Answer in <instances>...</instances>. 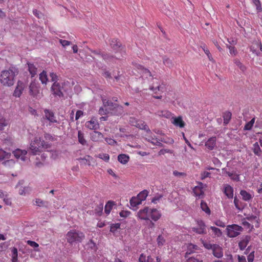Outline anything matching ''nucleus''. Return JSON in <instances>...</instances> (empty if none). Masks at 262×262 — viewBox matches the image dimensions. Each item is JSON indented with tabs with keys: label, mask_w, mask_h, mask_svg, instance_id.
I'll use <instances>...</instances> for the list:
<instances>
[{
	"label": "nucleus",
	"mask_w": 262,
	"mask_h": 262,
	"mask_svg": "<svg viewBox=\"0 0 262 262\" xmlns=\"http://www.w3.org/2000/svg\"><path fill=\"white\" fill-rule=\"evenodd\" d=\"M18 73V69L11 67L8 69L3 70L0 75V82L5 86L13 85L15 81V77Z\"/></svg>",
	"instance_id": "1"
},
{
	"label": "nucleus",
	"mask_w": 262,
	"mask_h": 262,
	"mask_svg": "<svg viewBox=\"0 0 262 262\" xmlns=\"http://www.w3.org/2000/svg\"><path fill=\"white\" fill-rule=\"evenodd\" d=\"M50 147L49 144L37 137H35L34 140L31 141L30 145V149L31 153L34 155L39 154L43 150Z\"/></svg>",
	"instance_id": "2"
},
{
	"label": "nucleus",
	"mask_w": 262,
	"mask_h": 262,
	"mask_svg": "<svg viewBox=\"0 0 262 262\" xmlns=\"http://www.w3.org/2000/svg\"><path fill=\"white\" fill-rule=\"evenodd\" d=\"M66 238L68 243L70 245H73L81 243L85 238V235L80 231L72 229L67 232Z\"/></svg>",
	"instance_id": "3"
},
{
	"label": "nucleus",
	"mask_w": 262,
	"mask_h": 262,
	"mask_svg": "<svg viewBox=\"0 0 262 262\" xmlns=\"http://www.w3.org/2000/svg\"><path fill=\"white\" fill-rule=\"evenodd\" d=\"M69 87L70 83L67 81L61 83L55 82L53 83L51 90L55 97L60 98L63 96V92L67 91Z\"/></svg>",
	"instance_id": "4"
},
{
	"label": "nucleus",
	"mask_w": 262,
	"mask_h": 262,
	"mask_svg": "<svg viewBox=\"0 0 262 262\" xmlns=\"http://www.w3.org/2000/svg\"><path fill=\"white\" fill-rule=\"evenodd\" d=\"M103 104L104 107H108L111 113L114 115L119 116L123 112V108L121 105L114 103L107 99L102 98Z\"/></svg>",
	"instance_id": "5"
},
{
	"label": "nucleus",
	"mask_w": 262,
	"mask_h": 262,
	"mask_svg": "<svg viewBox=\"0 0 262 262\" xmlns=\"http://www.w3.org/2000/svg\"><path fill=\"white\" fill-rule=\"evenodd\" d=\"M243 230V228L241 226L236 224L228 225L226 229L227 235L230 238L237 236L240 234Z\"/></svg>",
	"instance_id": "6"
},
{
	"label": "nucleus",
	"mask_w": 262,
	"mask_h": 262,
	"mask_svg": "<svg viewBox=\"0 0 262 262\" xmlns=\"http://www.w3.org/2000/svg\"><path fill=\"white\" fill-rule=\"evenodd\" d=\"M197 226L192 227V231L199 234H205L207 233L206 225L202 220H198L196 221Z\"/></svg>",
	"instance_id": "7"
},
{
	"label": "nucleus",
	"mask_w": 262,
	"mask_h": 262,
	"mask_svg": "<svg viewBox=\"0 0 262 262\" xmlns=\"http://www.w3.org/2000/svg\"><path fill=\"white\" fill-rule=\"evenodd\" d=\"M149 214L150 208L148 207H145L137 212L136 216L141 220L149 221Z\"/></svg>",
	"instance_id": "8"
},
{
	"label": "nucleus",
	"mask_w": 262,
	"mask_h": 262,
	"mask_svg": "<svg viewBox=\"0 0 262 262\" xmlns=\"http://www.w3.org/2000/svg\"><path fill=\"white\" fill-rule=\"evenodd\" d=\"M146 140L151 143L152 145L155 146H158L160 147L163 146V144L161 143L162 142L166 143L167 142L165 141L164 138H160L158 139L157 137H156L155 136H149L147 138H146Z\"/></svg>",
	"instance_id": "9"
},
{
	"label": "nucleus",
	"mask_w": 262,
	"mask_h": 262,
	"mask_svg": "<svg viewBox=\"0 0 262 262\" xmlns=\"http://www.w3.org/2000/svg\"><path fill=\"white\" fill-rule=\"evenodd\" d=\"M85 126L92 130H96L99 128V124L96 118L93 117L90 121H86Z\"/></svg>",
	"instance_id": "10"
},
{
	"label": "nucleus",
	"mask_w": 262,
	"mask_h": 262,
	"mask_svg": "<svg viewBox=\"0 0 262 262\" xmlns=\"http://www.w3.org/2000/svg\"><path fill=\"white\" fill-rule=\"evenodd\" d=\"M45 115L43 117V119H47L50 123H56L57 122L53 112L48 110L44 111Z\"/></svg>",
	"instance_id": "11"
},
{
	"label": "nucleus",
	"mask_w": 262,
	"mask_h": 262,
	"mask_svg": "<svg viewBox=\"0 0 262 262\" xmlns=\"http://www.w3.org/2000/svg\"><path fill=\"white\" fill-rule=\"evenodd\" d=\"M27 152L25 150L17 149L13 151L14 157L17 158H20L22 161H25L26 160V155Z\"/></svg>",
	"instance_id": "12"
},
{
	"label": "nucleus",
	"mask_w": 262,
	"mask_h": 262,
	"mask_svg": "<svg viewBox=\"0 0 262 262\" xmlns=\"http://www.w3.org/2000/svg\"><path fill=\"white\" fill-rule=\"evenodd\" d=\"M149 218L156 222L157 221L161 216V213L157 209L150 208Z\"/></svg>",
	"instance_id": "13"
},
{
	"label": "nucleus",
	"mask_w": 262,
	"mask_h": 262,
	"mask_svg": "<svg viewBox=\"0 0 262 262\" xmlns=\"http://www.w3.org/2000/svg\"><path fill=\"white\" fill-rule=\"evenodd\" d=\"M251 237L248 235H246L242 238L241 241L238 243V246L241 250H244L249 242L250 241Z\"/></svg>",
	"instance_id": "14"
},
{
	"label": "nucleus",
	"mask_w": 262,
	"mask_h": 262,
	"mask_svg": "<svg viewBox=\"0 0 262 262\" xmlns=\"http://www.w3.org/2000/svg\"><path fill=\"white\" fill-rule=\"evenodd\" d=\"M212 253L213 255L217 258H221L223 256V249L219 245L215 244L213 247Z\"/></svg>",
	"instance_id": "15"
},
{
	"label": "nucleus",
	"mask_w": 262,
	"mask_h": 262,
	"mask_svg": "<svg viewBox=\"0 0 262 262\" xmlns=\"http://www.w3.org/2000/svg\"><path fill=\"white\" fill-rule=\"evenodd\" d=\"M222 172L224 174H227L229 176L231 180L235 181H239V175L236 174L234 171L230 172L227 171V168H224L222 169Z\"/></svg>",
	"instance_id": "16"
},
{
	"label": "nucleus",
	"mask_w": 262,
	"mask_h": 262,
	"mask_svg": "<svg viewBox=\"0 0 262 262\" xmlns=\"http://www.w3.org/2000/svg\"><path fill=\"white\" fill-rule=\"evenodd\" d=\"M224 193L225 195L229 199H231L233 197V188L228 184H224Z\"/></svg>",
	"instance_id": "17"
},
{
	"label": "nucleus",
	"mask_w": 262,
	"mask_h": 262,
	"mask_svg": "<svg viewBox=\"0 0 262 262\" xmlns=\"http://www.w3.org/2000/svg\"><path fill=\"white\" fill-rule=\"evenodd\" d=\"M28 68V71L30 73V74L31 75V77H33L35 76L37 72V64L36 63L35 64L31 62H27Z\"/></svg>",
	"instance_id": "18"
},
{
	"label": "nucleus",
	"mask_w": 262,
	"mask_h": 262,
	"mask_svg": "<svg viewBox=\"0 0 262 262\" xmlns=\"http://www.w3.org/2000/svg\"><path fill=\"white\" fill-rule=\"evenodd\" d=\"M24 89V84L23 82L18 81L15 90L14 91L13 95L15 97H19Z\"/></svg>",
	"instance_id": "19"
},
{
	"label": "nucleus",
	"mask_w": 262,
	"mask_h": 262,
	"mask_svg": "<svg viewBox=\"0 0 262 262\" xmlns=\"http://www.w3.org/2000/svg\"><path fill=\"white\" fill-rule=\"evenodd\" d=\"M137 68L140 70V74L143 78H147L148 77L152 76L151 73L148 69L144 68L141 65H138Z\"/></svg>",
	"instance_id": "20"
},
{
	"label": "nucleus",
	"mask_w": 262,
	"mask_h": 262,
	"mask_svg": "<svg viewBox=\"0 0 262 262\" xmlns=\"http://www.w3.org/2000/svg\"><path fill=\"white\" fill-rule=\"evenodd\" d=\"M216 138L212 137L209 138L205 143V146L209 150H212L216 145Z\"/></svg>",
	"instance_id": "21"
},
{
	"label": "nucleus",
	"mask_w": 262,
	"mask_h": 262,
	"mask_svg": "<svg viewBox=\"0 0 262 262\" xmlns=\"http://www.w3.org/2000/svg\"><path fill=\"white\" fill-rule=\"evenodd\" d=\"M173 120L172 121V123L174 124L176 126H178L180 128L184 127L185 126V123L182 120V118L181 116H179L178 117H173Z\"/></svg>",
	"instance_id": "22"
},
{
	"label": "nucleus",
	"mask_w": 262,
	"mask_h": 262,
	"mask_svg": "<svg viewBox=\"0 0 262 262\" xmlns=\"http://www.w3.org/2000/svg\"><path fill=\"white\" fill-rule=\"evenodd\" d=\"M103 138V135L99 132L94 131L91 135V138L94 142H99Z\"/></svg>",
	"instance_id": "23"
},
{
	"label": "nucleus",
	"mask_w": 262,
	"mask_h": 262,
	"mask_svg": "<svg viewBox=\"0 0 262 262\" xmlns=\"http://www.w3.org/2000/svg\"><path fill=\"white\" fill-rule=\"evenodd\" d=\"M155 115L160 117L169 118L171 116L172 114L167 110H159L155 113Z\"/></svg>",
	"instance_id": "24"
},
{
	"label": "nucleus",
	"mask_w": 262,
	"mask_h": 262,
	"mask_svg": "<svg viewBox=\"0 0 262 262\" xmlns=\"http://www.w3.org/2000/svg\"><path fill=\"white\" fill-rule=\"evenodd\" d=\"M132 125L135 126L141 129L146 130L147 132L151 133V131L148 126L144 122L138 121L136 122V123H132Z\"/></svg>",
	"instance_id": "25"
},
{
	"label": "nucleus",
	"mask_w": 262,
	"mask_h": 262,
	"mask_svg": "<svg viewBox=\"0 0 262 262\" xmlns=\"http://www.w3.org/2000/svg\"><path fill=\"white\" fill-rule=\"evenodd\" d=\"M240 194L242 195L243 200L245 201H249L253 197V195L244 190L241 191Z\"/></svg>",
	"instance_id": "26"
},
{
	"label": "nucleus",
	"mask_w": 262,
	"mask_h": 262,
	"mask_svg": "<svg viewBox=\"0 0 262 262\" xmlns=\"http://www.w3.org/2000/svg\"><path fill=\"white\" fill-rule=\"evenodd\" d=\"M141 203L142 202L137 196L132 198L130 200V206L134 210L136 209V208H134V207H137L138 205L141 204Z\"/></svg>",
	"instance_id": "27"
},
{
	"label": "nucleus",
	"mask_w": 262,
	"mask_h": 262,
	"mask_svg": "<svg viewBox=\"0 0 262 262\" xmlns=\"http://www.w3.org/2000/svg\"><path fill=\"white\" fill-rule=\"evenodd\" d=\"M115 205V203L114 201H108L105 206V208H104L105 213L106 214H110L111 210L112 209L113 206Z\"/></svg>",
	"instance_id": "28"
},
{
	"label": "nucleus",
	"mask_w": 262,
	"mask_h": 262,
	"mask_svg": "<svg viewBox=\"0 0 262 262\" xmlns=\"http://www.w3.org/2000/svg\"><path fill=\"white\" fill-rule=\"evenodd\" d=\"M153 261L154 259L150 256L146 257L143 253L140 254L138 260V262H153Z\"/></svg>",
	"instance_id": "29"
},
{
	"label": "nucleus",
	"mask_w": 262,
	"mask_h": 262,
	"mask_svg": "<svg viewBox=\"0 0 262 262\" xmlns=\"http://www.w3.org/2000/svg\"><path fill=\"white\" fill-rule=\"evenodd\" d=\"M129 159V156L125 154H120L118 156V160L123 164H126Z\"/></svg>",
	"instance_id": "30"
},
{
	"label": "nucleus",
	"mask_w": 262,
	"mask_h": 262,
	"mask_svg": "<svg viewBox=\"0 0 262 262\" xmlns=\"http://www.w3.org/2000/svg\"><path fill=\"white\" fill-rule=\"evenodd\" d=\"M162 59L164 64L166 67L169 68H172L173 67L174 64L172 61L169 58L165 56L163 57Z\"/></svg>",
	"instance_id": "31"
},
{
	"label": "nucleus",
	"mask_w": 262,
	"mask_h": 262,
	"mask_svg": "<svg viewBox=\"0 0 262 262\" xmlns=\"http://www.w3.org/2000/svg\"><path fill=\"white\" fill-rule=\"evenodd\" d=\"M148 194V191L147 190H144L140 192L137 196L139 200L142 202V201L145 200Z\"/></svg>",
	"instance_id": "32"
},
{
	"label": "nucleus",
	"mask_w": 262,
	"mask_h": 262,
	"mask_svg": "<svg viewBox=\"0 0 262 262\" xmlns=\"http://www.w3.org/2000/svg\"><path fill=\"white\" fill-rule=\"evenodd\" d=\"M187 259L186 262H203V259L201 256L196 255L195 257H187Z\"/></svg>",
	"instance_id": "33"
},
{
	"label": "nucleus",
	"mask_w": 262,
	"mask_h": 262,
	"mask_svg": "<svg viewBox=\"0 0 262 262\" xmlns=\"http://www.w3.org/2000/svg\"><path fill=\"white\" fill-rule=\"evenodd\" d=\"M39 80L42 84H46L48 81V78L47 74V72L45 71H43L39 74Z\"/></svg>",
	"instance_id": "34"
},
{
	"label": "nucleus",
	"mask_w": 262,
	"mask_h": 262,
	"mask_svg": "<svg viewBox=\"0 0 262 262\" xmlns=\"http://www.w3.org/2000/svg\"><path fill=\"white\" fill-rule=\"evenodd\" d=\"M12 262H17L18 251L15 247H13L11 249Z\"/></svg>",
	"instance_id": "35"
},
{
	"label": "nucleus",
	"mask_w": 262,
	"mask_h": 262,
	"mask_svg": "<svg viewBox=\"0 0 262 262\" xmlns=\"http://www.w3.org/2000/svg\"><path fill=\"white\" fill-rule=\"evenodd\" d=\"M163 88L158 83L156 84L153 83L152 85H150L149 89L154 92V93L157 94L158 91H162Z\"/></svg>",
	"instance_id": "36"
},
{
	"label": "nucleus",
	"mask_w": 262,
	"mask_h": 262,
	"mask_svg": "<svg viewBox=\"0 0 262 262\" xmlns=\"http://www.w3.org/2000/svg\"><path fill=\"white\" fill-rule=\"evenodd\" d=\"M10 157V153L7 152L3 149H0V161L5 160L6 159H9Z\"/></svg>",
	"instance_id": "37"
},
{
	"label": "nucleus",
	"mask_w": 262,
	"mask_h": 262,
	"mask_svg": "<svg viewBox=\"0 0 262 262\" xmlns=\"http://www.w3.org/2000/svg\"><path fill=\"white\" fill-rule=\"evenodd\" d=\"M200 206H201V208L202 210L203 211H204L208 215L210 214V212H211L210 210L205 202L202 201Z\"/></svg>",
	"instance_id": "38"
},
{
	"label": "nucleus",
	"mask_w": 262,
	"mask_h": 262,
	"mask_svg": "<svg viewBox=\"0 0 262 262\" xmlns=\"http://www.w3.org/2000/svg\"><path fill=\"white\" fill-rule=\"evenodd\" d=\"M234 63L235 65L242 71L245 72L246 70V67L237 59L234 60Z\"/></svg>",
	"instance_id": "39"
},
{
	"label": "nucleus",
	"mask_w": 262,
	"mask_h": 262,
	"mask_svg": "<svg viewBox=\"0 0 262 262\" xmlns=\"http://www.w3.org/2000/svg\"><path fill=\"white\" fill-rule=\"evenodd\" d=\"M253 150L255 155L257 156L260 155L261 150L257 142L253 144Z\"/></svg>",
	"instance_id": "40"
},
{
	"label": "nucleus",
	"mask_w": 262,
	"mask_h": 262,
	"mask_svg": "<svg viewBox=\"0 0 262 262\" xmlns=\"http://www.w3.org/2000/svg\"><path fill=\"white\" fill-rule=\"evenodd\" d=\"M78 138L79 142L82 145H85L86 143V140L84 138L83 134L81 131H78Z\"/></svg>",
	"instance_id": "41"
},
{
	"label": "nucleus",
	"mask_w": 262,
	"mask_h": 262,
	"mask_svg": "<svg viewBox=\"0 0 262 262\" xmlns=\"http://www.w3.org/2000/svg\"><path fill=\"white\" fill-rule=\"evenodd\" d=\"M197 246L193 245V244H189L188 246L187 251L186 253V257H187L189 255H190L191 253H192V249H197Z\"/></svg>",
	"instance_id": "42"
},
{
	"label": "nucleus",
	"mask_w": 262,
	"mask_h": 262,
	"mask_svg": "<svg viewBox=\"0 0 262 262\" xmlns=\"http://www.w3.org/2000/svg\"><path fill=\"white\" fill-rule=\"evenodd\" d=\"M255 118L252 119L249 122L246 124L244 127V129L247 130H250L252 128V126H253Z\"/></svg>",
	"instance_id": "43"
},
{
	"label": "nucleus",
	"mask_w": 262,
	"mask_h": 262,
	"mask_svg": "<svg viewBox=\"0 0 262 262\" xmlns=\"http://www.w3.org/2000/svg\"><path fill=\"white\" fill-rule=\"evenodd\" d=\"M210 228L212 230V231H213V232L215 234V235H216L218 237L222 235V232L219 228H216L214 226H211L210 227Z\"/></svg>",
	"instance_id": "44"
},
{
	"label": "nucleus",
	"mask_w": 262,
	"mask_h": 262,
	"mask_svg": "<svg viewBox=\"0 0 262 262\" xmlns=\"http://www.w3.org/2000/svg\"><path fill=\"white\" fill-rule=\"evenodd\" d=\"M103 205L100 204L99 206H97L95 209V213L97 216H100L103 210Z\"/></svg>",
	"instance_id": "45"
},
{
	"label": "nucleus",
	"mask_w": 262,
	"mask_h": 262,
	"mask_svg": "<svg viewBox=\"0 0 262 262\" xmlns=\"http://www.w3.org/2000/svg\"><path fill=\"white\" fill-rule=\"evenodd\" d=\"M120 227V223L112 224L110 227V231L113 233H115L117 229Z\"/></svg>",
	"instance_id": "46"
},
{
	"label": "nucleus",
	"mask_w": 262,
	"mask_h": 262,
	"mask_svg": "<svg viewBox=\"0 0 262 262\" xmlns=\"http://www.w3.org/2000/svg\"><path fill=\"white\" fill-rule=\"evenodd\" d=\"M227 47L229 49V53L232 56H235L237 53L234 47L226 45Z\"/></svg>",
	"instance_id": "47"
},
{
	"label": "nucleus",
	"mask_w": 262,
	"mask_h": 262,
	"mask_svg": "<svg viewBox=\"0 0 262 262\" xmlns=\"http://www.w3.org/2000/svg\"><path fill=\"white\" fill-rule=\"evenodd\" d=\"M158 246L161 247L164 245L165 243L164 238L161 235H159L157 239Z\"/></svg>",
	"instance_id": "48"
},
{
	"label": "nucleus",
	"mask_w": 262,
	"mask_h": 262,
	"mask_svg": "<svg viewBox=\"0 0 262 262\" xmlns=\"http://www.w3.org/2000/svg\"><path fill=\"white\" fill-rule=\"evenodd\" d=\"M202 244L204 247L208 250H212L213 248V246H215V244H212L209 242H205L204 241H202Z\"/></svg>",
	"instance_id": "49"
},
{
	"label": "nucleus",
	"mask_w": 262,
	"mask_h": 262,
	"mask_svg": "<svg viewBox=\"0 0 262 262\" xmlns=\"http://www.w3.org/2000/svg\"><path fill=\"white\" fill-rule=\"evenodd\" d=\"M163 196L162 194H157L151 199V201L152 203L156 204Z\"/></svg>",
	"instance_id": "50"
},
{
	"label": "nucleus",
	"mask_w": 262,
	"mask_h": 262,
	"mask_svg": "<svg viewBox=\"0 0 262 262\" xmlns=\"http://www.w3.org/2000/svg\"><path fill=\"white\" fill-rule=\"evenodd\" d=\"M50 76L51 79V81L53 82V83L58 82V81L59 80L58 76L56 73L54 72H52L50 73Z\"/></svg>",
	"instance_id": "51"
},
{
	"label": "nucleus",
	"mask_w": 262,
	"mask_h": 262,
	"mask_svg": "<svg viewBox=\"0 0 262 262\" xmlns=\"http://www.w3.org/2000/svg\"><path fill=\"white\" fill-rule=\"evenodd\" d=\"M173 174L178 178L184 177L186 176V174L185 172H179L177 170H174L173 171Z\"/></svg>",
	"instance_id": "52"
},
{
	"label": "nucleus",
	"mask_w": 262,
	"mask_h": 262,
	"mask_svg": "<svg viewBox=\"0 0 262 262\" xmlns=\"http://www.w3.org/2000/svg\"><path fill=\"white\" fill-rule=\"evenodd\" d=\"M105 140L108 144L111 145H117V142L115 140H114L112 138H105Z\"/></svg>",
	"instance_id": "53"
},
{
	"label": "nucleus",
	"mask_w": 262,
	"mask_h": 262,
	"mask_svg": "<svg viewBox=\"0 0 262 262\" xmlns=\"http://www.w3.org/2000/svg\"><path fill=\"white\" fill-rule=\"evenodd\" d=\"M6 125V120L0 115V130L3 129V127Z\"/></svg>",
	"instance_id": "54"
},
{
	"label": "nucleus",
	"mask_w": 262,
	"mask_h": 262,
	"mask_svg": "<svg viewBox=\"0 0 262 262\" xmlns=\"http://www.w3.org/2000/svg\"><path fill=\"white\" fill-rule=\"evenodd\" d=\"M231 113L230 112H226L225 113L224 115V123H227L229 120L231 119Z\"/></svg>",
	"instance_id": "55"
},
{
	"label": "nucleus",
	"mask_w": 262,
	"mask_h": 262,
	"mask_svg": "<svg viewBox=\"0 0 262 262\" xmlns=\"http://www.w3.org/2000/svg\"><path fill=\"white\" fill-rule=\"evenodd\" d=\"M46 202L39 199H36L35 200V204L39 207L46 206Z\"/></svg>",
	"instance_id": "56"
},
{
	"label": "nucleus",
	"mask_w": 262,
	"mask_h": 262,
	"mask_svg": "<svg viewBox=\"0 0 262 262\" xmlns=\"http://www.w3.org/2000/svg\"><path fill=\"white\" fill-rule=\"evenodd\" d=\"M253 3L256 7V9L258 11L261 10V4L259 0H253Z\"/></svg>",
	"instance_id": "57"
},
{
	"label": "nucleus",
	"mask_w": 262,
	"mask_h": 262,
	"mask_svg": "<svg viewBox=\"0 0 262 262\" xmlns=\"http://www.w3.org/2000/svg\"><path fill=\"white\" fill-rule=\"evenodd\" d=\"M36 88V85L35 83H31L29 86V91L30 93L32 95L34 94V91H35V89Z\"/></svg>",
	"instance_id": "58"
},
{
	"label": "nucleus",
	"mask_w": 262,
	"mask_h": 262,
	"mask_svg": "<svg viewBox=\"0 0 262 262\" xmlns=\"http://www.w3.org/2000/svg\"><path fill=\"white\" fill-rule=\"evenodd\" d=\"M4 164L6 166H13L15 164V161L13 160H9L5 161Z\"/></svg>",
	"instance_id": "59"
},
{
	"label": "nucleus",
	"mask_w": 262,
	"mask_h": 262,
	"mask_svg": "<svg viewBox=\"0 0 262 262\" xmlns=\"http://www.w3.org/2000/svg\"><path fill=\"white\" fill-rule=\"evenodd\" d=\"M27 243L28 245H29L30 246L33 247V248H38L39 247V245L37 243H36L34 241H27Z\"/></svg>",
	"instance_id": "60"
},
{
	"label": "nucleus",
	"mask_w": 262,
	"mask_h": 262,
	"mask_svg": "<svg viewBox=\"0 0 262 262\" xmlns=\"http://www.w3.org/2000/svg\"><path fill=\"white\" fill-rule=\"evenodd\" d=\"M103 58L106 61H110L113 59V56L108 54H105L103 55Z\"/></svg>",
	"instance_id": "61"
},
{
	"label": "nucleus",
	"mask_w": 262,
	"mask_h": 262,
	"mask_svg": "<svg viewBox=\"0 0 262 262\" xmlns=\"http://www.w3.org/2000/svg\"><path fill=\"white\" fill-rule=\"evenodd\" d=\"M44 138L46 140L54 141V138L51 135L46 133L44 135Z\"/></svg>",
	"instance_id": "62"
},
{
	"label": "nucleus",
	"mask_w": 262,
	"mask_h": 262,
	"mask_svg": "<svg viewBox=\"0 0 262 262\" xmlns=\"http://www.w3.org/2000/svg\"><path fill=\"white\" fill-rule=\"evenodd\" d=\"M110 112V110L104 109L103 107L100 108L99 110V114L101 115L106 114Z\"/></svg>",
	"instance_id": "63"
},
{
	"label": "nucleus",
	"mask_w": 262,
	"mask_h": 262,
	"mask_svg": "<svg viewBox=\"0 0 262 262\" xmlns=\"http://www.w3.org/2000/svg\"><path fill=\"white\" fill-rule=\"evenodd\" d=\"M254 258V252H251L247 257L248 262H253Z\"/></svg>",
	"instance_id": "64"
}]
</instances>
